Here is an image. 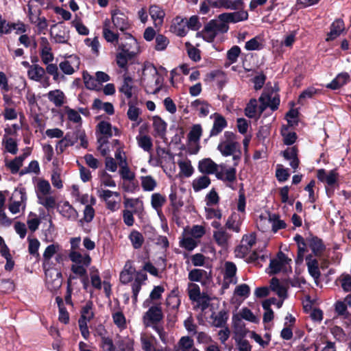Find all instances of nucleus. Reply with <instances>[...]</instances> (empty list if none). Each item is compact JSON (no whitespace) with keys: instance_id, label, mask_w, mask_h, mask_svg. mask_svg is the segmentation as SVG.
<instances>
[{"instance_id":"obj_1","label":"nucleus","mask_w":351,"mask_h":351,"mask_svg":"<svg viewBox=\"0 0 351 351\" xmlns=\"http://www.w3.org/2000/svg\"><path fill=\"white\" fill-rule=\"evenodd\" d=\"M164 318L160 304L153 305L143 316V322L146 327L158 324Z\"/></svg>"},{"instance_id":"obj_2","label":"nucleus","mask_w":351,"mask_h":351,"mask_svg":"<svg viewBox=\"0 0 351 351\" xmlns=\"http://www.w3.org/2000/svg\"><path fill=\"white\" fill-rule=\"evenodd\" d=\"M121 40H125V42H121L118 45V50L130 53L134 52V56L140 51V47L137 40L130 33L124 32Z\"/></svg>"},{"instance_id":"obj_3","label":"nucleus","mask_w":351,"mask_h":351,"mask_svg":"<svg viewBox=\"0 0 351 351\" xmlns=\"http://www.w3.org/2000/svg\"><path fill=\"white\" fill-rule=\"evenodd\" d=\"M339 177L337 169H333L327 172L324 169L317 171V178L319 181L326 183L330 187L339 186Z\"/></svg>"},{"instance_id":"obj_4","label":"nucleus","mask_w":351,"mask_h":351,"mask_svg":"<svg viewBox=\"0 0 351 351\" xmlns=\"http://www.w3.org/2000/svg\"><path fill=\"white\" fill-rule=\"evenodd\" d=\"M112 21L114 26L122 32L131 28L128 16L119 9L111 11Z\"/></svg>"},{"instance_id":"obj_5","label":"nucleus","mask_w":351,"mask_h":351,"mask_svg":"<svg viewBox=\"0 0 351 351\" xmlns=\"http://www.w3.org/2000/svg\"><path fill=\"white\" fill-rule=\"evenodd\" d=\"M238 11L234 12H224L218 16L219 21L228 23H237L241 21H244L248 19V13L244 10L243 8L237 10Z\"/></svg>"},{"instance_id":"obj_6","label":"nucleus","mask_w":351,"mask_h":351,"mask_svg":"<svg viewBox=\"0 0 351 351\" xmlns=\"http://www.w3.org/2000/svg\"><path fill=\"white\" fill-rule=\"evenodd\" d=\"M306 242L314 256L320 257L326 250V245L322 239L310 233L306 237Z\"/></svg>"},{"instance_id":"obj_7","label":"nucleus","mask_w":351,"mask_h":351,"mask_svg":"<svg viewBox=\"0 0 351 351\" xmlns=\"http://www.w3.org/2000/svg\"><path fill=\"white\" fill-rule=\"evenodd\" d=\"M298 152V148L295 145L291 147H287L280 153L285 160H290L289 165L295 170L298 168L300 165Z\"/></svg>"},{"instance_id":"obj_8","label":"nucleus","mask_w":351,"mask_h":351,"mask_svg":"<svg viewBox=\"0 0 351 351\" xmlns=\"http://www.w3.org/2000/svg\"><path fill=\"white\" fill-rule=\"evenodd\" d=\"M214 173L218 180L229 182V184L226 185L228 187L232 190L235 189V188L231 184V183L235 182L237 180V169L235 167H230L226 169L225 175L223 171H219L218 168H217V171Z\"/></svg>"},{"instance_id":"obj_9","label":"nucleus","mask_w":351,"mask_h":351,"mask_svg":"<svg viewBox=\"0 0 351 351\" xmlns=\"http://www.w3.org/2000/svg\"><path fill=\"white\" fill-rule=\"evenodd\" d=\"M218 167L219 165L211 158H205L199 161L197 169L203 175L207 176L214 174Z\"/></svg>"},{"instance_id":"obj_10","label":"nucleus","mask_w":351,"mask_h":351,"mask_svg":"<svg viewBox=\"0 0 351 351\" xmlns=\"http://www.w3.org/2000/svg\"><path fill=\"white\" fill-rule=\"evenodd\" d=\"M214 8H224L227 10H237L244 7L243 0H217L213 2Z\"/></svg>"},{"instance_id":"obj_11","label":"nucleus","mask_w":351,"mask_h":351,"mask_svg":"<svg viewBox=\"0 0 351 351\" xmlns=\"http://www.w3.org/2000/svg\"><path fill=\"white\" fill-rule=\"evenodd\" d=\"M167 123L159 116L153 117V128L154 130V136L162 139L165 138L167 133Z\"/></svg>"},{"instance_id":"obj_12","label":"nucleus","mask_w":351,"mask_h":351,"mask_svg":"<svg viewBox=\"0 0 351 351\" xmlns=\"http://www.w3.org/2000/svg\"><path fill=\"white\" fill-rule=\"evenodd\" d=\"M69 256L70 260L75 263V265H81L84 267V268L88 267L92 261L89 254H86L84 256H82L81 253L77 251H71Z\"/></svg>"},{"instance_id":"obj_13","label":"nucleus","mask_w":351,"mask_h":351,"mask_svg":"<svg viewBox=\"0 0 351 351\" xmlns=\"http://www.w3.org/2000/svg\"><path fill=\"white\" fill-rule=\"evenodd\" d=\"M146 71H148L152 75L157 76L155 80V85L156 86V88L153 91L154 94H156L161 90L163 78L159 75L156 67L151 62H146L144 64L143 73Z\"/></svg>"},{"instance_id":"obj_14","label":"nucleus","mask_w":351,"mask_h":351,"mask_svg":"<svg viewBox=\"0 0 351 351\" xmlns=\"http://www.w3.org/2000/svg\"><path fill=\"white\" fill-rule=\"evenodd\" d=\"M228 123L226 119L220 114H215V119L213 128L210 132V136H215L219 134L227 127Z\"/></svg>"},{"instance_id":"obj_15","label":"nucleus","mask_w":351,"mask_h":351,"mask_svg":"<svg viewBox=\"0 0 351 351\" xmlns=\"http://www.w3.org/2000/svg\"><path fill=\"white\" fill-rule=\"evenodd\" d=\"M103 36L104 39L114 46L119 45V35L118 33H115L112 31L110 28L109 20H106L103 26Z\"/></svg>"},{"instance_id":"obj_16","label":"nucleus","mask_w":351,"mask_h":351,"mask_svg":"<svg viewBox=\"0 0 351 351\" xmlns=\"http://www.w3.org/2000/svg\"><path fill=\"white\" fill-rule=\"evenodd\" d=\"M344 22L341 19H336L330 25V32L328 34L327 41L332 40L339 36L344 30Z\"/></svg>"},{"instance_id":"obj_17","label":"nucleus","mask_w":351,"mask_h":351,"mask_svg":"<svg viewBox=\"0 0 351 351\" xmlns=\"http://www.w3.org/2000/svg\"><path fill=\"white\" fill-rule=\"evenodd\" d=\"M32 9L29 8V19L32 23H36L37 33L38 34H45V31L48 27L47 20L45 16H40L41 10H38V14L36 21H34L32 17Z\"/></svg>"},{"instance_id":"obj_18","label":"nucleus","mask_w":351,"mask_h":351,"mask_svg":"<svg viewBox=\"0 0 351 351\" xmlns=\"http://www.w3.org/2000/svg\"><path fill=\"white\" fill-rule=\"evenodd\" d=\"M76 143V138H74L73 133L67 132L61 140L58 142L56 150L58 154L63 153L65 149L70 146H73Z\"/></svg>"},{"instance_id":"obj_19","label":"nucleus","mask_w":351,"mask_h":351,"mask_svg":"<svg viewBox=\"0 0 351 351\" xmlns=\"http://www.w3.org/2000/svg\"><path fill=\"white\" fill-rule=\"evenodd\" d=\"M71 271L80 277V280L84 290H87L89 287V279L87 270L84 267L81 265H72L71 267Z\"/></svg>"},{"instance_id":"obj_20","label":"nucleus","mask_w":351,"mask_h":351,"mask_svg":"<svg viewBox=\"0 0 351 351\" xmlns=\"http://www.w3.org/2000/svg\"><path fill=\"white\" fill-rule=\"evenodd\" d=\"M239 146L238 142H223L218 145L217 149L223 156H229L234 154Z\"/></svg>"},{"instance_id":"obj_21","label":"nucleus","mask_w":351,"mask_h":351,"mask_svg":"<svg viewBox=\"0 0 351 351\" xmlns=\"http://www.w3.org/2000/svg\"><path fill=\"white\" fill-rule=\"evenodd\" d=\"M232 324L236 337H245L248 331L239 315L235 314L232 316Z\"/></svg>"},{"instance_id":"obj_22","label":"nucleus","mask_w":351,"mask_h":351,"mask_svg":"<svg viewBox=\"0 0 351 351\" xmlns=\"http://www.w3.org/2000/svg\"><path fill=\"white\" fill-rule=\"evenodd\" d=\"M206 30L214 31L217 35L218 33L224 34L229 30V25L225 22L218 23L216 20L212 19L206 24Z\"/></svg>"},{"instance_id":"obj_23","label":"nucleus","mask_w":351,"mask_h":351,"mask_svg":"<svg viewBox=\"0 0 351 351\" xmlns=\"http://www.w3.org/2000/svg\"><path fill=\"white\" fill-rule=\"evenodd\" d=\"M134 52L130 53L121 51L116 55V62L118 66L125 71L128 70V62L134 58Z\"/></svg>"},{"instance_id":"obj_24","label":"nucleus","mask_w":351,"mask_h":351,"mask_svg":"<svg viewBox=\"0 0 351 351\" xmlns=\"http://www.w3.org/2000/svg\"><path fill=\"white\" fill-rule=\"evenodd\" d=\"M45 75V70L38 64H34L31 66V69L27 71L28 77L36 82H41L43 77Z\"/></svg>"},{"instance_id":"obj_25","label":"nucleus","mask_w":351,"mask_h":351,"mask_svg":"<svg viewBox=\"0 0 351 351\" xmlns=\"http://www.w3.org/2000/svg\"><path fill=\"white\" fill-rule=\"evenodd\" d=\"M188 278L191 282H201L202 278L210 280L211 274L204 269H193L189 271Z\"/></svg>"},{"instance_id":"obj_26","label":"nucleus","mask_w":351,"mask_h":351,"mask_svg":"<svg viewBox=\"0 0 351 351\" xmlns=\"http://www.w3.org/2000/svg\"><path fill=\"white\" fill-rule=\"evenodd\" d=\"M210 183V178L208 176L202 175L193 180L192 186L195 192H199L207 188Z\"/></svg>"},{"instance_id":"obj_27","label":"nucleus","mask_w":351,"mask_h":351,"mask_svg":"<svg viewBox=\"0 0 351 351\" xmlns=\"http://www.w3.org/2000/svg\"><path fill=\"white\" fill-rule=\"evenodd\" d=\"M167 199L165 195L159 193H155L152 195L151 204L153 208L157 210L158 215L160 217L162 214L161 208L165 204Z\"/></svg>"},{"instance_id":"obj_28","label":"nucleus","mask_w":351,"mask_h":351,"mask_svg":"<svg viewBox=\"0 0 351 351\" xmlns=\"http://www.w3.org/2000/svg\"><path fill=\"white\" fill-rule=\"evenodd\" d=\"M93 308V301H87L86 304L82 308L80 311L81 316L78 321H85L86 322H88L93 319L95 316L94 312L92 311Z\"/></svg>"},{"instance_id":"obj_29","label":"nucleus","mask_w":351,"mask_h":351,"mask_svg":"<svg viewBox=\"0 0 351 351\" xmlns=\"http://www.w3.org/2000/svg\"><path fill=\"white\" fill-rule=\"evenodd\" d=\"M149 12L156 25L157 23L159 25L162 24L165 14L160 7L156 5H152L149 7Z\"/></svg>"},{"instance_id":"obj_30","label":"nucleus","mask_w":351,"mask_h":351,"mask_svg":"<svg viewBox=\"0 0 351 351\" xmlns=\"http://www.w3.org/2000/svg\"><path fill=\"white\" fill-rule=\"evenodd\" d=\"M169 199L172 207V214L173 216H176L179 213L180 208L183 206L184 202L180 197H178L176 191H171L169 195Z\"/></svg>"},{"instance_id":"obj_31","label":"nucleus","mask_w":351,"mask_h":351,"mask_svg":"<svg viewBox=\"0 0 351 351\" xmlns=\"http://www.w3.org/2000/svg\"><path fill=\"white\" fill-rule=\"evenodd\" d=\"M56 302L59 310V321L65 324H68L69 322V313L64 306L63 299L60 296H57Z\"/></svg>"},{"instance_id":"obj_32","label":"nucleus","mask_w":351,"mask_h":351,"mask_svg":"<svg viewBox=\"0 0 351 351\" xmlns=\"http://www.w3.org/2000/svg\"><path fill=\"white\" fill-rule=\"evenodd\" d=\"M60 214L68 219L75 220L78 213L77 210L69 203V202H64L60 210Z\"/></svg>"},{"instance_id":"obj_33","label":"nucleus","mask_w":351,"mask_h":351,"mask_svg":"<svg viewBox=\"0 0 351 351\" xmlns=\"http://www.w3.org/2000/svg\"><path fill=\"white\" fill-rule=\"evenodd\" d=\"M191 106L199 110V116L201 117H205L209 114L210 105L206 101L195 99L191 103Z\"/></svg>"},{"instance_id":"obj_34","label":"nucleus","mask_w":351,"mask_h":351,"mask_svg":"<svg viewBox=\"0 0 351 351\" xmlns=\"http://www.w3.org/2000/svg\"><path fill=\"white\" fill-rule=\"evenodd\" d=\"M239 221V215L236 213H232L230 215V216L228 218V220L226 223V227L228 229L232 230L235 232H239L241 226V222Z\"/></svg>"},{"instance_id":"obj_35","label":"nucleus","mask_w":351,"mask_h":351,"mask_svg":"<svg viewBox=\"0 0 351 351\" xmlns=\"http://www.w3.org/2000/svg\"><path fill=\"white\" fill-rule=\"evenodd\" d=\"M269 102L266 104L263 103L264 99L263 96H261L259 98V101L262 102V105L260 106V112L262 113L265 109L266 106H269L272 111H275L278 110V106L280 105V97L278 95L274 96V97H271L268 96Z\"/></svg>"},{"instance_id":"obj_36","label":"nucleus","mask_w":351,"mask_h":351,"mask_svg":"<svg viewBox=\"0 0 351 351\" xmlns=\"http://www.w3.org/2000/svg\"><path fill=\"white\" fill-rule=\"evenodd\" d=\"M48 99L53 102L56 106L60 107L64 104V95L60 90H51L47 94Z\"/></svg>"},{"instance_id":"obj_37","label":"nucleus","mask_w":351,"mask_h":351,"mask_svg":"<svg viewBox=\"0 0 351 351\" xmlns=\"http://www.w3.org/2000/svg\"><path fill=\"white\" fill-rule=\"evenodd\" d=\"M128 238L132 243V247L136 250L141 248L145 241L143 234L136 230H133L130 232Z\"/></svg>"},{"instance_id":"obj_38","label":"nucleus","mask_w":351,"mask_h":351,"mask_svg":"<svg viewBox=\"0 0 351 351\" xmlns=\"http://www.w3.org/2000/svg\"><path fill=\"white\" fill-rule=\"evenodd\" d=\"M165 291V288L162 286H155L149 294V298L143 302V307H147L149 305L152 300H158L162 298V294Z\"/></svg>"},{"instance_id":"obj_39","label":"nucleus","mask_w":351,"mask_h":351,"mask_svg":"<svg viewBox=\"0 0 351 351\" xmlns=\"http://www.w3.org/2000/svg\"><path fill=\"white\" fill-rule=\"evenodd\" d=\"M213 237L217 245L221 247H224L228 244L230 235L226 232L225 230L221 228L220 230L214 232Z\"/></svg>"},{"instance_id":"obj_40","label":"nucleus","mask_w":351,"mask_h":351,"mask_svg":"<svg viewBox=\"0 0 351 351\" xmlns=\"http://www.w3.org/2000/svg\"><path fill=\"white\" fill-rule=\"evenodd\" d=\"M184 23V19H181L180 17H176L175 19V23L173 25V32L178 35V36L183 37L186 35L187 29L186 28V24Z\"/></svg>"},{"instance_id":"obj_41","label":"nucleus","mask_w":351,"mask_h":351,"mask_svg":"<svg viewBox=\"0 0 351 351\" xmlns=\"http://www.w3.org/2000/svg\"><path fill=\"white\" fill-rule=\"evenodd\" d=\"M82 76L84 85L87 89L95 90H99V88H97L98 83L97 82L96 77H94L93 76L90 75L86 71H84L83 72Z\"/></svg>"},{"instance_id":"obj_42","label":"nucleus","mask_w":351,"mask_h":351,"mask_svg":"<svg viewBox=\"0 0 351 351\" xmlns=\"http://www.w3.org/2000/svg\"><path fill=\"white\" fill-rule=\"evenodd\" d=\"M141 180L142 188L145 191H152L157 185L156 181L151 176H142Z\"/></svg>"},{"instance_id":"obj_43","label":"nucleus","mask_w":351,"mask_h":351,"mask_svg":"<svg viewBox=\"0 0 351 351\" xmlns=\"http://www.w3.org/2000/svg\"><path fill=\"white\" fill-rule=\"evenodd\" d=\"M202 134V128L200 124L193 125L188 134V139L190 142L197 143L199 141Z\"/></svg>"},{"instance_id":"obj_44","label":"nucleus","mask_w":351,"mask_h":351,"mask_svg":"<svg viewBox=\"0 0 351 351\" xmlns=\"http://www.w3.org/2000/svg\"><path fill=\"white\" fill-rule=\"evenodd\" d=\"M3 145L7 152L12 154H16L18 152V145L16 141L11 137L3 136Z\"/></svg>"},{"instance_id":"obj_45","label":"nucleus","mask_w":351,"mask_h":351,"mask_svg":"<svg viewBox=\"0 0 351 351\" xmlns=\"http://www.w3.org/2000/svg\"><path fill=\"white\" fill-rule=\"evenodd\" d=\"M97 132L106 136V138L112 137V132L111 123L105 121H100L97 125Z\"/></svg>"},{"instance_id":"obj_46","label":"nucleus","mask_w":351,"mask_h":351,"mask_svg":"<svg viewBox=\"0 0 351 351\" xmlns=\"http://www.w3.org/2000/svg\"><path fill=\"white\" fill-rule=\"evenodd\" d=\"M59 249V245L51 244L48 245L43 253V267L45 269L46 264L48 263L53 256Z\"/></svg>"},{"instance_id":"obj_47","label":"nucleus","mask_w":351,"mask_h":351,"mask_svg":"<svg viewBox=\"0 0 351 351\" xmlns=\"http://www.w3.org/2000/svg\"><path fill=\"white\" fill-rule=\"evenodd\" d=\"M237 266L233 262L227 261L225 263V271L223 274L224 280H231L236 276Z\"/></svg>"},{"instance_id":"obj_48","label":"nucleus","mask_w":351,"mask_h":351,"mask_svg":"<svg viewBox=\"0 0 351 351\" xmlns=\"http://www.w3.org/2000/svg\"><path fill=\"white\" fill-rule=\"evenodd\" d=\"M132 81L131 77H125L122 86L119 89V92L124 94L128 99L132 97L133 86L129 84V82Z\"/></svg>"},{"instance_id":"obj_49","label":"nucleus","mask_w":351,"mask_h":351,"mask_svg":"<svg viewBox=\"0 0 351 351\" xmlns=\"http://www.w3.org/2000/svg\"><path fill=\"white\" fill-rule=\"evenodd\" d=\"M290 176L289 169L284 168L282 165L278 164L276 166V177L278 182H283L287 181Z\"/></svg>"},{"instance_id":"obj_50","label":"nucleus","mask_w":351,"mask_h":351,"mask_svg":"<svg viewBox=\"0 0 351 351\" xmlns=\"http://www.w3.org/2000/svg\"><path fill=\"white\" fill-rule=\"evenodd\" d=\"M307 267L309 274L315 280H318L321 276L318 261L317 259H313L312 262L307 263Z\"/></svg>"},{"instance_id":"obj_51","label":"nucleus","mask_w":351,"mask_h":351,"mask_svg":"<svg viewBox=\"0 0 351 351\" xmlns=\"http://www.w3.org/2000/svg\"><path fill=\"white\" fill-rule=\"evenodd\" d=\"M189 297L191 300L199 302L201 299L200 288L198 285L195 283L189 284Z\"/></svg>"},{"instance_id":"obj_52","label":"nucleus","mask_w":351,"mask_h":351,"mask_svg":"<svg viewBox=\"0 0 351 351\" xmlns=\"http://www.w3.org/2000/svg\"><path fill=\"white\" fill-rule=\"evenodd\" d=\"M241 53V48L237 45H234L227 51L226 58L230 62V64L235 63Z\"/></svg>"},{"instance_id":"obj_53","label":"nucleus","mask_w":351,"mask_h":351,"mask_svg":"<svg viewBox=\"0 0 351 351\" xmlns=\"http://www.w3.org/2000/svg\"><path fill=\"white\" fill-rule=\"evenodd\" d=\"M74 138H76V143L78 140L80 141V145L86 149L88 145V142L86 138L85 131L82 130L80 128L77 127L73 132Z\"/></svg>"},{"instance_id":"obj_54","label":"nucleus","mask_w":351,"mask_h":351,"mask_svg":"<svg viewBox=\"0 0 351 351\" xmlns=\"http://www.w3.org/2000/svg\"><path fill=\"white\" fill-rule=\"evenodd\" d=\"M155 42V49L156 51H164L169 43L167 37L160 34L156 35Z\"/></svg>"},{"instance_id":"obj_55","label":"nucleus","mask_w":351,"mask_h":351,"mask_svg":"<svg viewBox=\"0 0 351 351\" xmlns=\"http://www.w3.org/2000/svg\"><path fill=\"white\" fill-rule=\"evenodd\" d=\"M257 101L256 99H251L247 104L244 112L245 115L248 118H254L256 113Z\"/></svg>"},{"instance_id":"obj_56","label":"nucleus","mask_w":351,"mask_h":351,"mask_svg":"<svg viewBox=\"0 0 351 351\" xmlns=\"http://www.w3.org/2000/svg\"><path fill=\"white\" fill-rule=\"evenodd\" d=\"M280 134L283 137V143L286 145H293L298 138V135L295 132L280 130Z\"/></svg>"},{"instance_id":"obj_57","label":"nucleus","mask_w":351,"mask_h":351,"mask_svg":"<svg viewBox=\"0 0 351 351\" xmlns=\"http://www.w3.org/2000/svg\"><path fill=\"white\" fill-rule=\"evenodd\" d=\"M193 339L188 336L182 337L178 342V346L182 351H189L193 348Z\"/></svg>"},{"instance_id":"obj_58","label":"nucleus","mask_w":351,"mask_h":351,"mask_svg":"<svg viewBox=\"0 0 351 351\" xmlns=\"http://www.w3.org/2000/svg\"><path fill=\"white\" fill-rule=\"evenodd\" d=\"M51 186L49 182L46 180H40L36 186V194L42 195H47L50 193Z\"/></svg>"},{"instance_id":"obj_59","label":"nucleus","mask_w":351,"mask_h":351,"mask_svg":"<svg viewBox=\"0 0 351 351\" xmlns=\"http://www.w3.org/2000/svg\"><path fill=\"white\" fill-rule=\"evenodd\" d=\"M38 203L45 207L48 210L53 209L56 206V199L52 196L43 197L40 195H38Z\"/></svg>"},{"instance_id":"obj_60","label":"nucleus","mask_w":351,"mask_h":351,"mask_svg":"<svg viewBox=\"0 0 351 351\" xmlns=\"http://www.w3.org/2000/svg\"><path fill=\"white\" fill-rule=\"evenodd\" d=\"M228 319V312L225 310L220 311L214 319L215 326L218 328L223 327L226 325Z\"/></svg>"},{"instance_id":"obj_61","label":"nucleus","mask_w":351,"mask_h":351,"mask_svg":"<svg viewBox=\"0 0 351 351\" xmlns=\"http://www.w3.org/2000/svg\"><path fill=\"white\" fill-rule=\"evenodd\" d=\"M128 110L127 115L128 119L132 121H136L138 119L140 114L141 113V109L134 106L131 101L128 102Z\"/></svg>"},{"instance_id":"obj_62","label":"nucleus","mask_w":351,"mask_h":351,"mask_svg":"<svg viewBox=\"0 0 351 351\" xmlns=\"http://www.w3.org/2000/svg\"><path fill=\"white\" fill-rule=\"evenodd\" d=\"M245 48L247 51L261 50L263 48V45L260 43V37L256 36L247 41Z\"/></svg>"},{"instance_id":"obj_63","label":"nucleus","mask_w":351,"mask_h":351,"mask_svg":"<svg viewBox=\"0 0 351 351\" xmlns=\"http://www.w3.org/2000/svg\"><path fill=\"white\" fill-rule=\"evenodd\" d=\"M138 145L145 152H149L152 149L153 143L150 136L144 135L137 138Z\"/></svg>"},{"instance_id":"obj_64","label":"nucleus","mask_w":351,"mask_h":351,"mask_svg":"<svg viewBox=\"0 0 351 351\" xmlns=\"http://www.w3.org/2000/svg\"><path fill=\"white\" fill-rule=\"evenodd\" d=\"M335 312L343 317L344 319H348L350 316V313L347 310V305L345 302L337 301L335 304Z\"/></svg>"}]
</instances>
